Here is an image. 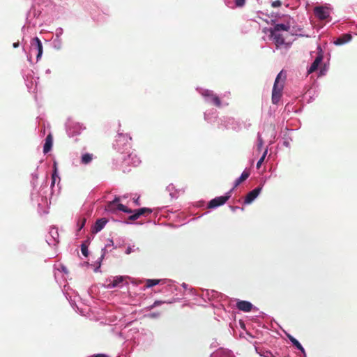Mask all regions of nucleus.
I'll return each mask as SVG.
<instances>
[{
	"mask_svg": "<svg viewBox=\"0 0 357 357\" xmlns=\"http://www.w3.org/2000/svg\"><path fill=\"white\" fill-rule=\"evenodd\" d=\"M120 198L116 197L112 202H109L105 206V210L110 213H116L117 210L121 211L127 213H131L132 209L127 208L126 206L119 204Z\"/></svg>",
	"mask_w": 357,
	"mask_h": 357,
	"instance_id": "2",
	"label": "nucleus"
},
{
	"mask_svg": "<svg viewBox=\"0 0 357 357\" xmlns=\"http://www.w3.org/2000/svg\"><path fill=\"white\" fill-rule=\"evenodd\" d=\"M351 38H352V36L350 34H348V33L343 34L335 41V44L336 45H343V44L350 41L351 40Z\"/></svg>",
	"mask_w": 357,
	"mask_h": 357,
	"instance_id": "14",
	"label": "nucleus"
},
{
	"mask_svg": "<svg viewBox=\"0 0 357 357\" xmlns=\"http://www.w3.org/2000/svg\"><path fill=\"white\" fill-rule=\"evenodd\" d=\"M322 59H323V57L321 55H319L316 57V59H314L313 63L311 64V66L307 71L308 74H310L317 70L319 65L320 64V63L322 61Z\"/></svg>",
	"mask_w": 357,
	"mask_h": 357,
	"instance_id": "12",
	"label": "nucleus"
},
{
	"mask_svg": "<svg viewBox=\"0 0 357 357\" xmlns=\"http://www.w3.org/2000/svg\"><path fill=\"white\" fill-rule=\"evenodd\" d=\"M52 143H53L52 135L51 134H49L46 137L45 143L44 146H43V152H44V153H48L51 150L52 146Z\"/></svg>",
	"mask_w": 357,
	"mask_h": 357,
	"instance_id": "13",
	"label": "nucleus"
},
{
	"mask_svg": "<svg viewBox=\"0 0 357 357\" xmlns=\"http://www.w3.org/2000/svg\"><path fill=\"white\" fill-rule=\"evenodd\" d=\"M123 280V278L122 276L115 278L113 281L108 284L109 287H116L119 286L120 283H121Z\"/></svg>",
	"mask_w": 357,
	"mask_h": 357,
	"instance_id": "19",
	"label": "nucleus"
},
{
	"mask_svg": "<svg viewBox=\"0 0 357 357\" xmlns=\"http://www.w3.org/2000/svg\"><path fill=\"white\" fill-rule=\"evenodd\" d=\"M230 198V192H227L225 196L217 197L211 199L208 204V208H212L223 205Z\"/></svg>",
	"mask_w": 357,
	"mask_h": 357,
	"instance_id": "4",
	"label": "nucleus"
},
{
	"mask_svg": "<svg viewBox=\"0 0 357 357\" xmlns=\"http://www.w3.org/2000/svg\"><path fill=\"white\" fill-rule=\"evenodd\" d=\"M160 303V301H155V302L154 303V305H159Z\"/></svg>",
	"mask_w": 357,
	"mask_h": 357,
	"instance_id": "31",
	"label": "nucleus"
},
{
	"mask_svg": "<svg viewBox=\"0 0 357 357\" xmlns=\"http://www.w3.org/2000/svg\"><path fill=\"white\" fill-rule=\"evenodd\" d=\"M86 218H81L78 220L77 222V226L79 227V229H81L83 228V227L84 226L85 223H86Z\"/></svg>",
	"mask_w": 357,
	"mask_h": 357,
	"instance_id": "23",
	"label": "nucleus"
},
{
	"mask_svg": "<svg viewBox=\"0 0 357 357\" xmlns=\"http://www.w3.org/2000/svg\"><path fill=\"white\" fill-rule=\"evenodd\" d=\"M132 248H130V247H128V248L126 249V253L127 255H129V254H130V253L132 252Z\"/></svg>",
	"mask_w": 357,
	"mask_h": 357,
	"instance_id": "28",
	"label": "nucleus"
},
{
	"mask_svg": "<svg viewBox=\"0 0 357 357\" xmlns=\"http://www.w3.org/2000/svg\"><path fill=\"white\" fill-rule=\"evenodd\" d=\"M266 154H267V149L265 150V151L264 152L262 156L261 157V158L257 162V169L260 168L262 162H264V159L266 158Z\"/></svg>",
	"mask_w": 357,
	"mask_h": 357,
	"instance_id": "21",
	"label": "nucleus"
},
{
	"mask_svg": "<svg viewBox=\"0 0 357 357\" xmlns=\"http://www.w3.org/2000/svg\"><path fill=\"white\" fill-rule=\"evenodd\" d=\"M152 213V210L149 208H141L135 211H132L131 213H132L130 216H129L128 220L131 221H134L138 219L141 215H144L145 214H151Z\"/></svg>",
	"mask_w": 357,
	"mask_h": 357,
	"instance_id": "7",
	"label": "nucleus"
},
{
	"mask_svg": "<svg viewBox=\"0 0 357 357\" xmlns=\"http://www.w3.org/2000/svg\"><path fill=\"white\" fill-rule=\"evenodd\" d=\"M314 13L315 16L321 20H326L330 15L328 9L322 6L315 7Z\"/></svg>",
	"mask_w": 357,
	"mask_h": 357,
	"instance_id": "6",
	"label": "nucleus"
},
{
	"mask_svg": "<svg viewBox=\"0 0 357 357\" xmlns=\"http://www.w3.org/2000/svg\"><path fill=\"white\" fill-rule=\"evenodd\" d=\"M54 183H55L54 174H52V185H54Z\"/></svg>",
	"mask_w": 357,
	"mask_h": 357,
	"instance_id": "30",
	"label": "nucleus"
},
{
	"mask_svg": "<svg viewBox=\"0 0 357 357\" xmlns=\"http://www.w3.org/2000/svg\"><path fill=\"white\" fill-rule=\"evenodd\" d=\"M19 45H20V43H19V42H16V43H13V47L14 48H17V47H19Z\"/></svg>",
	"mask_w": 357,
	"mask_h": 357,
	"instance_id": "29",
	"label": "nucleus"
},
{
	"mask_svg": "<svg viewBox=\"0 0 357 357\" xmlns=\"http://www.w3.org/2000/svg\"><path fill=\"white\" fill-rule=\"evenodd\" d=\"M270 33L271 36L273 38L274 43L277 48L283 47L286 50H288L291 47V43L285 42L284 38L282 34L274 33V31H270Z\"/></svg>",
	"mask_w": 357,
	"mask_h": 357,
	"instance_id": "3",
	"label": "nucleus"
},
{
	"mask_svg": "<svg viewBox=\"0 0 357 357\" xmlns=\"http://www.w3.org/2000/svg\"><path fill=\"white\" fill-rule=\"evenodd\" d=\"M281 5H282V2L280 0L274 1L271 3L272 7H273V8L280 7V6H281Z\"/></svg>",
	"mask_w": 357,
	"mask_h": 357,
	"instance_id": "25",
	"label": "nucleus"
},
{
	"mask_svg": "<svg viewBox=\"0 0 357 357\" xmlns=\"http://www.w3.org/2000/svg\"><path fill=\"white\" fill-rule=\"evenodd\" d=\"M31 48L32 50H36L37 51L36 59L38 61L43 54V45L38 37L33 38L31 43Z\"/></svg>",
	"mask_w": 357,
	"mask_h": 357,
	"instance_id": "5",
	"label": "nucleus"
},
{
	"mask_svg": "<svg viewBox=\"0 0 357 357\" xmlns=\"http://www.w3.org/2000/svg\"><path fill=\"white\" fill-rule=\"evenodd\" d=\"M289 29V26H287L284 24H277L275 25L273 29H271L270 31H274V33H278L280 31H288Z\"/></svg>",
	"mask_w": 357,
	"mask_h": 357,
	"instance_id": "16",
	"label": "nucleus"
},
{
	"mask_svg": "<svg viewBox=\"0 0 357 357\" xmlns=\"http://www.w3.org/2000/svg\"><path fill=\"white\" fill-rule=\"evenodd\" d=\"M245 0H235L236 7H243L245 5Z\"/></svg>",
	"mask_w": 357,
	"mask_h": 357,
	"instance_id": "24",
	"label": "nucleus"
},
{
	"mask_svg": "<svg viewBox=\"0 0 357 357\" xmlns=\"http://www.w3.org/2000/svg\"><path fill=\"white\" fill-rule=\"evenodd\" d=\"M202 95L208 98V100L211 101L214 105L217 107L221 106V101L218 96L213 93V91L209 90H205L202 92Z\"/></svg>",
	"mask_w": 357,
	"mask_h": 357,
	"instance_id": "8",
	"label": "nucleus"
},
{
	"mask_svg": "<svg viewBox=\"0 0 357 357\" xmlns=\"http://www.w3.org/2000/svg\"><path fill=\"white\" fill-rule=\"evenodd\" d=\"M81 251L84 256L87 257L88 256V247L84 243L82 244L81 245Z\"/></svg>",
	"mask_w": 357,
	"mask_h": 357,
	"instance_id": "22",
	"label": "nucleus"
},
{
	"mask_svg": "<svg viewBox=\"0 0 357 357\" xmlns=\"http://www.w3.org/2000/svg\"><path fill=\"white\" fill-rule=\"evenodd\" d=\"M261 190V187H257L252 190V191H250V192H248L245 198L244 203L246 204H249L251 202H252L259 195Z\"/></svg>",
	"mask_w": 357,
	"mask_h": 357,
	"instance_id": "9",
	"label": "nucleus"
},
{
	"mask_svg": "<svg viewBox=\"0 0 357 357\" xmlns=\"http://www.w3.org/2000/svg\"><path fill=\"white\" fill-rule=\"evenodd\" d=\"M236 307L239 310L248 312H250L252 309V304L246 301H240L237 302Z\"/></svg>",
	"mask_w": 357,
	"mask_h": 357,
	"instance_id": "10",
	"label": "nucleus"
},
{
	"mask_svg": "<svg viewBox=\"0 0 357 357\" xmlns=\"http://www.w3.org/2000/svg\"><path fill=\"white\" fill-rule=\"evenodd\" d=\"M93 158V155L92 153H84V155H82V156L81 158V162H82V164L87 165L92 161Z\"/></svg>",
	"mask_w": 357,
	"mask_h": 357,
	"instance_id": "17",
	"label": "nucleus"
},
{
	"mask_svg": "<svg viewBox=\"0 0 357 357\" xmlns=\"http://www.w3.org/2000/svg\"><path fill=\"white\" fill-rule=\"evenodd\" d=\"M107 222V220L106 218H100V219L97 220L93 229H92V232L93 233L99 232L104 228V227L105 226Z\"/></svg>",
	"mask_w": 357,
	"mask_h": 357,
	"instance_id": "11",
	"label": "nucleus"
},
{
	"mask_svg": "<svg viewBox=\"0 0 357 357\" xmlns=\"http://www.w3.org/2000/svg\"><path fill=\"white\" fill-rule=\"evenodd\" d=\"M249 176H250V172L248 171L245 170L241 174V176L238 179L236 180L233 189H234L238 185H239L241 183L245 181L249 177Z\"/></svg>",
	"mask_w": 357,
	"mask_h": 357,
	"instance_id": "15",
	"label": "nucleus"
},
{
	"mask_svg": "<svg viewBox=\"0 0 357 357\" xmlns=\"http://www.w3.org/2000/svg\"><path fill=\"white\" fill-rule=\"evenodd\" d=\"M288 337L290 340V341L292 342V344L301 351L303 353H305L304 348L303 346L300 344V342L294 338L293 336L288 335Z\"/></svg>",
	"mask_w": 357,
	"mask_h": 357,
	"instance_id": "18",
	"label": "nucleus"
},
{
	"mask_svg": "<svg viewBox=\"0 0 357 357\" xmlns=\"http://www.w3.org/2000/svg\"><path fill=\"white\" fill-rule=\"evenodd\" d=\"M285 79L286 73L282 70L278 74L273 84L272 91V102L273 104H278L280 100Z\"/></svg>",
	"mask_w": 357,
	"mask_h": 357,
	"instance_id": "1",
	"label": "nucleus"
},
{
	"mask_svg": "<svg viewBox=\"0 0 357 357\" xmlns=\"http://www.w3.org/2000/svg\"><path fill=\"white\" fill-rule=\"evenodd\" d=\"M135 203H136V204H137V205H139V204L138 199H137L135 201Z\"/></svg>",
	"mask_w": 357,
	"mask_h": 357,
	"instance_id": "32",
	"label": "nucleus"
},
{
	"mask_svg": "<svg viewBox=\"0 0 357 357\" xmlns=\"http://www.w3.org/2000/svg\"><path fill=\"white\" fill-rule=\"evenodd\" d=\"M160 280L157 279H148L146 281V287L150 288L160 283Z\"/></svg>",
	"mask_w": 357,
	"mask_h": 357,
	"instance_id": "20",
	"label": "nucleus"
},
{
	"mask_svg": "<svg viewBox=\"0 0 357 357\" xmlns=\"http://www.w3.org/2000/svg\"><path fill=\"white\" fill-rule=\"evenodd\" d=\"M93 357H108V356L105 354H98L93 355Z\"/></svg>",
	"mask_w": 357,
	"mask_h": 357,
	"instance_id": "27",
	"label": "nucleus"
},
{
	"mask_svg": "<svg viewBox=\"0 0 357 357\" xmlns=\"http://www.w3.org/2000/svg\"><path fill=\"white\" fill-rule=\"evenodd\" d=\"M263 145V141L261 138H259L258 149H260Z\"/></svg>",
	"mask_w": 357,
	"mask_h": 357,
	"instance_id": "26",
	"label": "nucleus"
}]
</instances>
